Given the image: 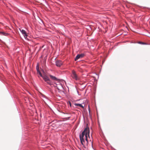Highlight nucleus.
Wrapping results in <instances>:
<instances>
[{
	"label": "nucleus",
	"instance_id": "obj_1",
	"mask_svg": "<svg viewBox=\"0 0 150 150\" xmlns=\"http://www.w3.org/2000/svg\"><path fill=\"white\" fill-rule=\"evenodd\" d=\"M90 130L89 128H86L82 132L81 135H80V138L81 144L83 146L87 145L88 144V136L89 139L90 137L89 135Z\"/></svg>",
	"mask_w": 150,
	"mask_h": 150
},
{
	"label": "nucleus",
	"instance_id": "obj_2",
	"mask_svg": "<svg viewBox=\"0 0 150 150\" xmlns=\"http://www.w3.org/2000/svg\"><path fill=\"white\" fill-rule=\"evenodd\" d=\"M54 86L56 87L58 91H62L64 90V88L62 84L60 83L59 81L56 82L54 83Z\"/></svg>",
	"mask_w": 150,
	"mask_h": 150
},
{
	"label": "nucleus",
	"instance_id": "obj_3",
	"mask_svg": "<svg viewBox=\"0 0 150 150\" xmlns=\"http://www.w3.org/2000/svg\"><path fill=\"white\" fill-rule=\"evenodd\" d=\"M45 80V81L47 82V83L50 85H52L51 82H50V79L46 75L42 76H41Z\"/></svg>",
	"mask_w": 150,
	"mask_h": 150
},
{
	"label": "nucleus",
	"instance_id": "obj_4",
	"mask_svg": "<svg viewBox=\"0 0 150 150\" xmlns=\"http://www.w3.org/2000/svg\"><path fill=\"white\" fill-rule=\"evenodd\" d=\"M72 76L73 78L75 79L76 80H77L79 79L76 73V72L74 70H73L72 71Z\"/></svg>",
	"mask_w": 150,
	"mask_h": 150
},
{
	"label": "nucleus",
	"instance_id": "obj_5",
	"mask_svg": "<svg viewBox=\"0 0 150 150\" xmlns=\"http://www.w3.org/2000/svg\"><path fill=\"white\" fill-rule=\"evenodd\" d=\"M63 64L62 62L60 60H58L56 62V65L58 67H60Z\"/></svg>",
	"mask_w": 150,
	"mask_h": 150
},
{
	"label": "nucleus",
	"instance_id": "obj_6",
	"mask_svg": "<svg viewBox=\"0 0 150 150\" xmlns=\"http://www.w3.org/2000/svg\"><path fill=\"white\" fill-rule=\"evenodd\" d=\"M84 56V54H78L76 57L75 60L76 61L79 58H81L83 57Z\"/></svg>",
	"mask_w": 150,
	"mask_h": 150
},
{
	"label": "nucleus",
	"instance_id": "obj_7",
	"mask_svg": "<svg viewBox=\"0 0 150 150\" xmlns=\"http://www.w3.org/2000/svg\"><path fill=\"white\" fill-rule=\"evenodd\" d=\"M20 30L23 35H24V38H27V35L25 31L23 30Z\"/></svg>",
	"mask_w": 150,
	"mask_h": 150
},
{
	"label": "nucleus",
	"instance_id": "obj_8",
	"mask_svg": "<svg viewBox=\"0 0 150 150\" xmlns=\"http://www.w3.org/2000/svg\"><path fill=\"white\" fill-rule=\"evenodd\" d=\"M0 35H2L8 36L9 34L4 32H0Z\"/></svg>",
	"mask_w": 150,
	"mask_h": 150
},
{
	"label": "nucleus",
	"instance_id": "obj_9",
	"mask_svg": "<svg viewBox=\"0 0 150 150\" xmlns=\"http://www.w3.org/2000/svg\"><path fill=\"white\" fill-rule=\"evenodd\" d=\"M36 68L38 73L40 76H42V74L40 71L39 70V66L38 65L36 66Z\"/></svg>",
	"mask_w": 150,
	"mask_h": 150
},
{
	"label": "nucleus",
	"instance_id": "obj_10",
	"mask_svg": "<svg viewBox=\"0 0 150 150\" xmlns=\"http://www.w3.org/2000/svg\"><path fill=\"white\" fill-rule=\"evenodd\" d=\"M50 78L52 80H55V81H58L57 79L54 76H52V75H50Z\"/></svg>",
	"mask_w": 150,
	"mask_h": 150
},
{
	"label": "nucleus",
	"instance_id": "obj_11",
	"mask_svg": "<svg viewBox=\"0 0 150 150\" xmlns=\"http://www.w3.org/2000/svg\"><path fill=\"white\" fill-rule=\"evenodd\" d=\"M74 105L76 106H79L83 108H84V107L81 104L76 103L74 104Z\"/></svg>",
	"mask_w": 150,
	"mask_h": 150
},
{
	"label": "nucleus",
	"instance_id": "obj_12",
	"mask_svg": "<svg viewBox=\"0 0 150 150\" xmlns=\"http://www.w3.org/2000/svg\"><path fill=\"white\" fill-rule=\"evenodd\" d=\"M69 104H70V106H71V102H69Z\"/></svg>",
	"mask_w": 150,
	"mask_h": 150
},
{
	"label": "nucleus",
	"instance_id": "obj_13",
	"mask_svg": "<svg viewBox=\"0 0 150 150\" xmlns=\"http://www.w3.org/2000/svg\"><path fill=\"white\" fill-rule=\"evenodd\" d=\"M140 43H142V44H145V43H143V42H140Z\"/></svg>",
	"mask_w": 150,
	"mask_h": 150
},
{
	"label": "nucleus",
	"instance_id": "obj_14",
	"mask_svg": "<svg viewBox=\"0 0 150 150\" xmlns=\"http://www.w3.org/2000/svg\"><path fill=\"white\" fill-rule=\"evenodd\" d=\"M90 141L91 142V143L92 144V142H91V140H90Z\"/></svg>",
	"mask_w": 150,
	"mask_h": 150
},
{
	"label": "nucleus",
	"instance_id": "obj_15",
	"mask_svg": "<svg viewBox=\"0 0 150 150\" xmlns=\"http://www.w3.org/2000/svg\"><path fill=\"white\" fill-rule=\"evenodd\" d=\"M89 112H90V110H89Z\"/></svg>",
	"mask_w": 150,
	"mask_h": 150
}]
</instances>
